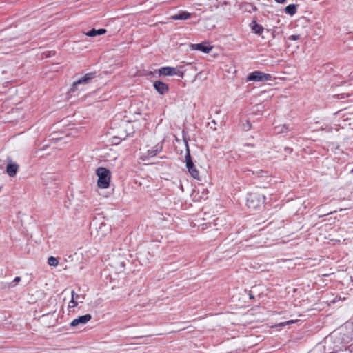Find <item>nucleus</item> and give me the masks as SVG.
<instances>
[{"instance_id": "ddd939ff", "label": "nucleus", "mask_w": 353, "mask_h": 353, "mask_svg": "<svg viewBox=\"0 0 353 353\" xmlns=\"http://www.w3.org/2000/svg\"><path fill=\"white\" fill-rule=\"evenodd\" d=\"M106 32H107V30L104 28H101L99 30H95L93 28L91 30H90L89 32H86L85 34L90 37H94L97 35L104 34Z\"/></svg>"}, {"instance_id": "f3484780", "label": "nucleus", "mask_w": 353, "mask_h": 353, "mask_svg": "<svg viewBox=\"0 0 353 353\" xmlns=\"http://www.w3.org/2000/svg\"><path fill=\"white\" fill-rule=\"evenodd\" d=\"M286 13L290 15H294L296 12V6L294 4H290L285 7Z\"/></svg>"}, {"instance_id": "9b49d317", "label": "nucleus", "mask_w": 353, "mask_h": 353, "mask_svg": "<svg viewBox=\"0 0 353 353\" xmlns=\"http://www.w3.org/2000/svg\"><path fill=\"white\" fill-rule=\"evenodd\" d=\"M94 74L92 73H88L85 74L83 77L73 83V88H76L77 86L80 84L88 83L91 79L94 78Z\"/></svg>"}, {"instance_id": "f03ea898", "label": "nucleus", "mask_w": 353, "mask_h": 353, "mask_svg": "<svg viewBox=\"0 0 353 353\" xmlns=\"http://www.w3.org/2000/svg\"><path fill=\"white\" fill-rule=\"evenodd\" d=\"M186 146H187V152L185 156V164H186V168H188L189 173L191 174V176L193 178L199 179V172L197 170V169L196 168V167L192 160L188 144H186Z\"/></svg>"}, {"instance_id": "6ab92c4d", "label": "nucleus", "mask_w": 353, "mask_h": 353, "mask_svg": "<svg viewBox=\"0 0 353 353\" xmlns=\"http://www.w3.org/2000/svg\"><path fill=\"white\" fill-rule=\"evenodd\" d=\"M48 263L50 266L56 267L58 265V260L54 256H50L48 259Z\"/></svg>"}, {"instance_id": "dca6fc26", "label": "nucleus", "mask_w": 353, "mask_h": 353, "mask_svg": "<svg viewBox=\"0 0 353 353\" xmlns=\"http://www.w3.org/2000/svg\"><path fill=\"white\" fill-rule=\"evenodd\" d=\"M79 298V295L75 294L74 291L72 292V299L69 303L70 307H74L77 305V299Z\"/></svg>"}, {"instance_id": "a211bd4d", "label": "nucleus", "mask_w": 353, "mask_h": 353, "mask_svg": "<svg viewBox=\"0 0 353 353\" xmlns=\"http://www.w3.org/2000/svg\"><path fill=\"white\" fill-rule=\"evenodd\" d=\"M296 322H297V320H290V321H285V322L280 323L278 325H276L274 326H271L270 327L273 328V327H284L285 325L293 324V323H294Z\"/></svg>"}, {"instance_id": "39448f33", "label": "nucleus", "mask_w": 353, "mask_h": 353, "mask_svg": "<svg viewBox=\"0 0 353 353\" xmlns=\"http://www.w3.org/2000/svg\"><path fill=\"white\" fill-rule=\"evenodd\" d=\"M163 148V142H159L157 144H156L154 146L152 147L150 149H148V150L143 153L141 156V159L143 160H146L150 158L154 157L157 155L160 152H161Z\"/></svg>"}, {"instance_id": "0eeeda50", "label": "nucleus", "mask_w": 353, "mask_h": 353, "mask_svg": "<svg viewBox=\"0 0 353 353\" xmlns=\"http://www.w3.org/2000/svg\"><path fill=\"white\" fill-rule=\"evenodd\" d=\"M159 73L164 76L179 75L182 77L183 74V72L173 67H163L159 70Z\"/></svg>"}, {"instance_id": "f8f14e48", "label": "nucleus", "mask_w": 353, "mask_h": 353, "mask_svg": "<svg viewBox=\"0 0 353 353\" xmlns=\"http://www.w3.org/2000/svg\"><path fill=\"white\" fill-rule=\"evenodd\" d=\"M110 232V228L106 223H101L97 230V235L101 238L107 236Z\"/></svg>"}, {"instance_id": "6e6552de", "label": "nucleus", "mask_w": 353, "mask_h": 353, "mask_svg": "<svg viewBox=\"0 0 353 353\" xmlns=\"http://www.w3.org/2000/svg\"><path fill=\"white\" fill-rule=\"evenodd\" d=\"M19 170V165L16 163L12 162L11 160L8 161V163L6 166V172L7 174L11 176H14L17 171Z\"/></svg>"}, {"instance_id": "9d476101", "label": "nucleus", "mask_w": 353, "mask_h": 353, "mask_svg": "<svg viewBox=\"0 0 353 353\" xmlns=\"http://www.w3.org/2000/svg\"><path fill=\"white\" fill-rule=\"evenodd\" d=\"M155 90L161 94H164L168 91V85L160 81H156L154 83Z\"/></svg>"}, {"instance_id": "412c9836", "label": "nucleus", "mask_w": 353, "mask_h": 353, "mask_svg": "<svg viewBox=\"0 0 353 353\" xmlns=\"http://www.w3.org/2000/svg\"><path fill=\"white\" fill-rule=\"evenodd\" d=\"M20 281H21V278H20V277H19V276H17V277L14 279L13 282H14V283H15V284H17V283H18Z\"/></svg>"}, {"instance_id": "4be33fe9", "label": "nucleus", "mask_w": 353, "mask_h": 353, "mask_svg": "<svg viewBox=\"0 0 353 353\" xmlns=\"http://www.w3.org/2000/svg\"><path fill=\"white\" fill-rule=\"evenodd\" d=\"M277 3H283L285 2V0H275Z\"/></svg>"}, {"instance_id": "aec40b11", "label": "nucleus", "mask_w": 353, "mask_h": 353, "mask_svg": "<svg viewBox=\"0 0 353 353\" xmlns=\"http://www.w3.org/2000/svg\"><path fill=\"white\" fill-rule=\"evenodd\" d=\"M300 38V35L297 34V35H292L290 37V39L293 40V41H296V40H298Z\"/></svg>"}, {"instance_id": "20e7f679", "label": "nucleus", "mask_w": 353, "mask_h": 353, "mask_svg": "<svg viewBox=\"0 0 353 353\" xmlns=\"http://www.w3.org/2000/svg\"><path fill=\"white\" fill-rule=\"evenodd\" d=\"M271 79V76L269 74H265L259 71H254L250 73L248 77V81H266Z\"/></svg>"}, {"instance_id": "1a4fd4ad", "label": "nucleus", "mask_w": 353, "mask_h": 353, "mask_svg": "<svg viewBox=\"0 0 353 353\" xmlns=\"http://www.w3.org/2000/svg\"><path fill=\"white\" fill-rule=\"evenodd\" d=\"M92 319V316L90 314H85L81 316L78 317L77 319H74L71 323L70 325L72 327H76L79 324H85L88 321H90Z\"/></svg>"}, {"instance_id": "423d86ee", "label": "nucleus", "mask_w": 353, "mask_h": 353, "mask_svg": "<svg viewBox=\"0 0 353 353\" xmlns=\"http://www.w3.org/2000/svg\"><path fill=\"white\" fill-rule=\"evenodd\" d=\"M189 47L192 50H199L206 54L209 53L213 48V46L210 45L208 41L201 43L190 44Z\"/></svg>"}, {"instance_id": "2eb2a0df", "label": "nucleus", "mask_w": 353, "mask_h": 353, "mask_svg": "<svg viewBox=\"0 0 353 353\" xmlns=\"http://www.w3.org/2000/svg\"><path fill=\"white\" fill-rule=\"evenodd\" d=\"M252 30L257 34H261L263 32V28L255 21L252 22Z\"/></svg>"}, {"instance_id": "f257e3e1", "label": "nucleus", "mask_w": 353, "mask_h": 353, "mask_svg": "<svg viewBox=\"0 0 353 353\" xmlns=\"http://www.w3.org/2000/svg\"><path fill=\"white\" fill-rule=\"evenodd\" d=\"M96 174L98 177L97 186L101 189L109 188L111 181V172L104 167H99L96 170Z\"/></svg>"}, {"instance_id": "7ed1b4c3", "label": "nucleus", "mask_w": 353, "mask_h": 353, "mask_svg": "<svg viewBox=\"0 0 353 353\" xmlns=\"http://www.w3.org/2000/svg\"><path fill=\"white\" fill-rule=\"evenodd\" d=\"M265 196L260 194H251L248 200L247 205L250 208H256L265 201Z\"/></svg>"}, {"instance_id": "4468645a", "label": "nucleus", "mask_w": 353, "mask_h": 353, "mask_svg": "<svg viewBox=\"0 0 353 353\" xmlns=\"http://www.w3.org/2000/svg\"><path fill=\"white\" fill-rule=\"evenodd\" d=\"M190 16H191L190 13H189L186 11H183L177 14L172 16L171 19L173 20H185V19H189L190 17Z\"/></svg>"}]
</instances>
